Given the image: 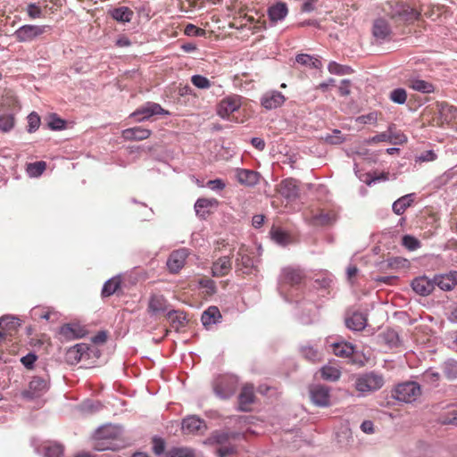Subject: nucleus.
I'll use <instances>...</instances> for the list:
<instances>
[{"instance_id": "nucleus-1", "label": "nucleus", "mask_w": 457, "mask_h": 457, "mask_svg": "<svg viewBox=\"0 0 457 457\" xmlns=\"http://www.w3.org/2000/svg\"><path fill=\"white\" fill-rule=\"evenodd\" d=\"M244 98L239 95H229L222 98L216 106L217 114L227 120L244 122L245 120Z\"/></svg>"}, {"instance_id": "nucleus-2", "label": "nucleus", "mask_w": 457, "mask_h": 457, "mask_svg": "<svg viewBox=\"0 0 457 457\" xmlns=\"http://www.w3.org/2000/svg\"><path fill=\"white\" fill-rule=\"evenodd\" d=\"M383 10L386 16L396 26L411 24L420 16L418 10L403 2H387Z\"/></svg>"}, {"instance_id": "nucleus-3", "label": "nucleus", "mask_w": 457, "mask_h": 457, "mask_svg": "<svg viewBox=\"0 0 457 457\" xmlns=\"http://www.w3.org/2000/svg\"><path fill=\"white\" fill-rule=\"evenodd\" d=\"M120 428L117 426H103L95 433L94 448L97 451L117 449L118 445L115 441L120 436Z\"/></svg>"}, {"instance_id": "nucleus-4", "label": "nucleus", "mask_w": 457, "mask_h": 457, "mask_svg": "<svg viewBox=\"0 0 457 457\" xmlns=\"http://www.w3.org/2000/svg\"><path fill=\"white\" fill-rule=\"evenodd\" d=\"M384 376L376 371L361 374L355 380V389L362 395L376 392L383 387Z\"/></svg>"}, {"instance_id": "nucleus-5", "label": "nucleus", "mask_w": 457, "mask_h": 457, "mask_svg": "<svg viewBox=\"0 0 457 457\" xmlns=\"http://www.w3.org/2000/svg\"><path fill=\"white\" fill-rule=\"evenodd\" d=\"M237 378L232 375H220L213 380V390L217 396L228 399L232 396L237 386Z\"/></svg>"}, {"instance_id": "nucleus-6", "label": "nucleus", "mask_w": 457, "mask_h": 457, "mask_svg": "<svg viewBox=\"0 0 457 457\" xmlns=\"http://www.w3.org/2000/svg\"><path fill=\"white\" fill-rule=\"evenodd\" d=\"M420 394V386L416 382H404L399 384L394 391L395 398L404 403H411L415 401Z\"/></svg>"}, {"instance_id": "nucleus-7", "label": "nucleus", "mask_w": 457, "mask_h": 457, "mask_svg": "<svg viewBox=\"0 0 457 457\" xmlns=\"http://www.w3.org/2000/svg\"><path fill=\"white\" fill-rule=\"evenodd\" d=\"M276 190L288 203L294 202L300 197L299 182L293 178L281 180L277 186Z\"/></svg>"}, {"instance_id": "nucleus-8", "label": "nucleus", "mask_w": 457, "mask_h": 457, "mask_svg": "<svg viewBox=\"0 0 457 457\" xmlns=\"http://www.w3.org/2000/svg\"><path fill=\"white\" fill-rule=\"evenodd\" d=\"M48 26L27 24L20 27L13 34L18 42H30L43 35Z\"/></svg>"}, {"instance_id": "nucleus-9", "label": "nucleus", "mask_w": 457, "mask_h": 457, "mask_svg": "<svg viewBox=\"0 0 457 457\" xmlns=\"http://www.w3.org/2000/svg\"><path fill=\"white\" fill-rule=\"evenodd\" d=\"M49 388L48 380L41 377H33L27 389L22 391L24 398L34 399L43 395Z\"/></svg>"}, {"instance_id": "nucleus-10", "label": "nucleus", "mask_w": 457, "mask_h": 457, "mask_svg": "<svg viewBox=\"0 0 457 457\" xmlns=\"http://www.w3.org/2000/svg\"><path fill=\"white\" fill-rule=\"evenodd\" d=\"M372 36L377 41H389L393 36L392 27L385 17L374 20L372 24Z\"/></svg>"}, {"instance_id": "nucleus-11", "label": "nucleus", "mask_w": 457, "mask_h": 457, "mask_svg": "<svg viewBox=\"0 0 457 457\" xmlns=\"http://www.w3.org/2000/svg\"><path fill=\"white\" fill-rule=\"evenodd\" d=\"M169 114L170 112L167 110H164L159 104L149 102L131 113L130 116L135 118L137 121H143L154 115Z\"/></svg>"}, {"instance_id": "nucleus-12", "label": "nucleus", "mask_w": 457, "mask_h": 457, "mask_svg": "<svg viewBox=\"0 0 457 457\" xmlns=\"http://www.w3.org/2000/svg\"><path fill=\"white\" fill-rule=\"evenodd\" d=\"M310 397L317 406H328L330 403L329 388L323 385H313L310 387Z\"/></svg>"}, {"instance_id": "nucleus-13", "label": "nucleus", "mask_w": 457, "mask_h": 457, "mask_svg": "<svg viewBox=\"0 0 457 457\" xmlns=\"http://www.w3.org/2000/svg\"><path fill=\"white\" fill-rule=\"evenodd\" d=\"M305 220L312 226H327L332 224L336 220V215L332 212L312 211L304 214Z\"/></svg>"}, {"instance_id": "nucleus-14", "label": "nucleus", "mask_w": 457, "mask_h": 457, "mask_svg": "<svg viewBox=\"0 0 457 457\" xmlns=\"http://www.w3.org/2000/svg\"><path fill=\"white\" fill-rule=\"evenodd\" d=\"M233 249H230L228 255L219 257L212 262V275L220 278L227 276L232 269Z\"/></svg>"}, {"instance_id": "nucleus-15", "label": "nucleus", "mask_w": 457, "mask_h": 457, "mask_svg": "<svg viewBox=\"0 0 457 457\" xmlns=\"http://www.w3.org/2000/svg\"><path fill=\"white\" fill-rule=\"evenodd\" d=\"M255 401V395L253 385H245L238 395V409L241 411H252V404Z\"/></svg>"}, {"instance_id": "nucleus-16", "label": "nucleus", "mask_w": 457, "mask_h": 457, "mask_svg": "<svg viewBox=\"0 0 457 457\" xmlns=\"http://www.w3.org/2000/svg\"><path fill=\"white\" fill-rule=\"evenodd\" d=\"M187 256L188 253L185 248L172 252L167 261V266L170 271L172 273H177L181 268L184 267Z\"/></svg>"}, {"instance_id": "nucleus-17", "label": "nucleus", "mask_w": 457, "mask_h": 457, "mask_svg": "<svg viewBox=\"0 0 457 457\" xmlns=\"http://www.w3.org/2000/svg\"><path fill=\"white\" fill-rule=\"evenodd\" d=\"M304 276L298 269L285 268L280 275V284L282 286H297L300 285Z\"/></svg>"}, {"instance_id": "nucleus-18", "label": "nucleus", "mask_w": 457, "mask_h": 457, "mask_svg": "<svg viewBox=\"0 0 457 457\" xmlns=\"http://www.w3.org/2000/svg\"><path fill=\"white\" fill-rule=\"evenodd\" d=\"M285 100L286 97L281 92L270 91L262 96L261 104L265 109L271 110L281 106Z\"/></svg>"}, {"instance_id": "nucleus-19", "label": "nucleus", "mask_w": 457, "mask_h": 457, "mask_svg": "<svg viewBox=\"0 0 457 457\" xmlns=\"http://www.w3.org/2000/svg\"><path fill=\"white\" fill-rule=\"evenodd\" d=\"M411 287L420 295H428L435 288V280L426 276L419 277L412 280Z\"/></svg>"}, {"instance_id": "nucleus-20", "label": "nucleus", "mask_w": 457, "mask_h": 457, "mask_svg": "<svg viewBox=\"0 0 457 457\" xmlns=\"http://www.w3.org/2000/svg\"><path fill=\"white\" fill-rule=\"evenodd\" d=\"M168 309L167 301L162 295H151L147 312L152 315L158 316L163 312H165Z\"/></svg>"}, {"instance_id": "nucleus-21", "label": "nucleus", "mask_w": 457, "mask_h": 457, "mask_svg": "<svg viewBox=\"0 0 457 457\" xmlns=\"http://www.w3.org/2000/svg\"><path fill=\"white\" fill-rule=\"evenodd\" d=\"M346 327L354 331H361L367 325V317L361 312H353L345 318Z\"/></svg>"}, {"instance_id": "nucleus-22", "label": "nucleus", "mask_w": 457, "mask_h": 457, "mask_svg": "<svg viewBox=\"0 0 457 457\" xmlns=\"http://www.w3.org/2000/svg\"><path fill=\"white\" fill-rule=\"evenodd\" d=\"M121 135L128 141H141L151 136V130L142 127H134L124 129Z\"/></svg>"}, {"instance_id": "nucleus-23", "label": "nucleus", "mask_w": 457, "mask_h": 457, "mask_svg": "<svg viewBox=\"0 0 457 457\" xmlns=\"http://www.w3.org/2000/svg\"><path fill=\"white\" fill-rule=\"evenodd\" d=\"M236 177L241 185L253 187L259 182L260 174L251 170L238 169Z\"/></svg>"}, {"instance_id": "nucleus-24", "label": "nucleus", "mask_w": 457, "mask_h": 457, "mask_svg": "<svg viewBox=\"0 0 457 457\" xmlns=\"http://www.w3.org/2000/svg\"><path fill=\"white\" fill-rule=\"evenodd\" d=\"M456 271L450 272L448 274L435 276V286L436 285L442 290L450 291L457 286L456 277L454 276Z\"/></svg>"}, {"instance_id": "nucleus-25", "label": "nucleus", "mask_w": 457, "mask_h": 457, "mask_svg": "<svg viewBox=\"0 0 457 457\" xmlns=\"http://www.w3.org/2000/svg\"><path fill=\"white\" fill-rule=\"evenodd\" d=\"M204 428V421L195 416L187 417L182 421V430L184 433L191 434L200 432Z\"/></svg>"}, {"instance_id": "nucleus-26", "label": "nucleus", "mask_w": 457, "mask_h": 457, "mask_svg": "<svg viewBox=\"0 0 457 457\" xmlns=\"http://www.w3.org/2000/svg\"><path fill=\"white\" fill-rule=\"evenodd\" d=\"M287 6L282 2H278L268 9V16L273 23L282 21L287 15Z\"/></svg>"}, {"instance_id": "nucleus-27", "label": "nucleus", "mask_w": 457, "mask_h": 457, "mask_svg": "<svg viewBox=\"0 0 457 457\" xmlns=\"http://www.w3.org/2000/svg\"><path fill=\"white\" fill-rule=\"evenodd\" d=\"M220 319V312L216 306H210L203 312L201 317L202 323L205 328L219 322Z\"/></svg>"}, {"instance_id": "nucleus-28", "label": "nucleus", "mask_w": 457, "mask_h": 457, "mask_svg": "<svg viewBox=\"0 0 457 457\" xmlns=\"http://www.w3.org/2000/svg\"><path fill=\"white\" fill-rule=\"evenodd\" d=\"M112 18L118 22H129L133 16L134 12L127 6H120L110 11Z\"/></svg>"}, {"instance_id": "nucleus-29", "label": "nucleus", "mask_w": 457, "mask_h": 457, "mask_svg": "<svg viewBox=\"0 0 457 457\" xmlns=\"http://www.w3.org/2000/svg\"><path fill=\"white\" fill-rule=\"evenodd\" d=\"M406 85L410 88L423 94H429L435 90L433 84L420 79H409L406 81Z\"/></svg>"}, {"instance_id": "nucleus-30", "label": "nucleus", "mask_w": 457, "mask_h": 457, "mask_svg": "<svg viewBox=\"0 0 457 457\" xmlns=\"http://www.w3.org/2000/svg\"><path fill=\"white\" fill-rule=\"evenodd\" d=\"M331 346L334 354L341 358L351 357L354 353L353 345L347 342L334 343Z\"/></svg>"}, {"instance_id": "nucleus-31", "label": "nucleus", "mask_w": 457, "mask_h": 457, "mask_svg": "<svg viewBox=\"0 0 457 457\" xmlns=\"http://www.w3.org/2000/svg\"><path fill=\"white\" fill-rule=\"evenodd\" d=\"M236 264L238 269H245L243 270V273H249L250 270L253 266V258L245 253L243 248H240L237 253V257L236 259Z\"/></svg>"}, {"instance_id": "nucleus-32", "label": "nucleus", "mask_w": 457, "mask_h": 457, "mask_svg": "<svg viewBox=\"0 0 457 457\" xmlns=\"http://www.w3.org/2000/svg\"><path fill=\"white\" fill-rule=\"evenodd\" d=\"M216 205H218V201L216 199L199 198L195 204V210L197 215L204 217L209 213L207 209Z\"/></svg>"}, {"instance_id": "nucleus-33", "label": "nucleus", "mask_w": 457, "mask_h": 457, "mask_svg": "<svg viewBox=\"0 0 457 457\" xmlns=\"http://www.w3.org/2000/svg\"><path fill=\"white\" fill-rule=\"evenodd\" d=\"M17 327V321L11 318H2L0 320V342L6 339L7 336H12V330L15 331Z\"/></svg>"}, {"instance_id": "nucleus-34", "label": "nucleus", "mask_w": 457, "mask_h": 457, "mask_svg": "<svg viewBox=\"0 0 457 457\" xmlns=\"http://www.w3.org/2000/svg\"><path fill=\"white\" fill-rule=\"evenodd\" d=\"M320 377L322 379L335 382L341 377V371L338 368L332 365H325L320 370Z\"/></svg>"}, {"instance_id": "nucleus-35", "label": "nucleus", "mask_w": 457, "mask_h": 457, "mask_svg": "<svg viewBox=\"0 0 457 457\" xmlns=\"http://www.w3.org/2000/svg\"><path fill=\"white\" fill-rule=\"evenodd\" d=\"M413 203V195L410 194V195H405L402 197H400L399 199H397L394 204H393V212L397 214V215H401L403 214L405 210L410 207Z\"/></svg>"}, {"instance_id": "nucleus-36", "label": "nucleus", "mask_w": 457, "mask_h": 457, "mask_svg": "<svg viewBox=\"0 0 457 457\" xmlns=\"http://www.w3.org/2000/svg\"><path fill=\"white\" fill-rule=\"evenodd\" d=\"M60 334L68 340L82 337L84 333L79 326L65 324L61 328Z\"/></svg>"}, {"instance_id": "nucleus-37", "label": "nucleus", "mask_w": 457, "mask_h": 457, "mask_svg": "<svg viewBox=\"0 0 457 457\" xmlns=\"http://www.w3.org/2000/svg\"><path fill=\"white\" fill-rule=\"evenodd\" d=\"M121 285V279L120 277H113L108 281H106L102 289V296L109 297L115 294L120 288Z\"/></svg>"}, {"instance_id": "nucleus-38", "label": "nucleus", "mask_w": 457, "mask_h": 457, "mask_svg": "<svg viewBox=\"0 0 457 457\" xmlns=\"http://www.w3.org/2000/svg\"><path fill=\"white\" fill-rule=\"evenodd\" d=\"M439 113L446 122H451L456 119L457 108L448 104L447 103H442L438 105Z\"/></svg>"}, {"instance_id": "nucleus-39", "label": "nucleus", "mask_w": 457, "mask_h": 457, "mask_svg": "<svg viewBox=\"0 0 457 457\" xmlns=\"http://www.w3.org/2000/svg\"><path fill=\"white\" fill-rule=\"evenodd\" d=\"M295 60L299 64L303 65V66L315 68V69H320L322 67V63L318 58H315L309 54H300L296 55Z\"/></svg>"}, {"instance_id": "nucleus-40", "label": "nucleus", "mask_w": 457, "mask_h": 457, "mask_svg": "<svg viewBox=\"0 0 457 457\" xmlns=\"http://www.w3.org/2000/svg\"><path fill=\"white\" fill-rule=\"evenodd\" d=\"M271 238L281 245H287L290 243V235L280 228L273 227L270 230Z\"/></svg>"}, {"instance_id": "nucleus-41", "label": "nucleus", "mask_w": 457, "mask_h": 457, "mask_svg": "<svg viewBox=\"0 0 457 457\" xmlns=\"http://www.w3.org/2000/svg\"><path fill=\"white\" fill-rule=\"evenodd\" d=\"M167 318L176 330L183 327L186 321V316L184 312L179 311L169 312L167 313Z\"/></svg>"}, {"instance_id": "nucleus-42", "label": "nucleus", "mask_w": 457, "mask_h": 457, "mask_svg": "<svg viewBox=\"0 0 457 457\" xmlns=\"http://www.w3.org/2000/svg\"><path fill=\"white\" fill-rule=\"evenodd\" d=\"M85 353V347L81 345H77L72 348H70L67 351L66 358L67 361L71 363L79 362L81 358L82 354Z\"/></svg>"}, {"instance_id": "nucleus-43", "label": "nucleus", "mask_w": 457, "mask_h": 457, "mask_svg": "<svg viewBox=\"0 0 457 457\" xmlns=\"http://www.w3.org/2000/svg\"><path fill=\"white\" fill-rule=\"evenodd\" d=\"M303 356L312 361V362H319L322 360L321 353L317 350L314 349L312 346H303L301 349Z\"/></svg>"}, {"instance_id": "nucleus-44", "label": "nucleus", "mask_w": 457, "mask_h": 457, "mask_svg": "<svg viewBox=\"0 0 457 457\" xmlns=\"http://www.w3.org/2000/svg\"><path fill=\"white\" fill-rule=\"evenodd\" d=\"M165 457H195V453L188 447H175L167 452Z\"/></svg>"}, {"instance_id": "nucleus-45", "label": "nucleus", "mask_w": 457, "mask_h": 457, "mask_svg": "<svg viewBox=\"0 0 457 457\" xmlns=\"http://www.w3.org/2000/svg\"><path fill=\"white\" fill-rule=\"evenodd\" d=\"M46 169V163L39 161L27 165V172L30 177H39Z\"/></svg>"}, {"instance_id": "nucleus-46", "label": "nucleus", "mask_w": 457, "mask_h": 457, "mask_svg": "<svg viewBox=\"0 0 457 457\" xmlns=\"http://www.w3.org/2000/svg\"><path fill=\"white\" fill-rule=\"evenodd\" d=\"M198 284L201 288L204 289V294L206 295L211 296L216 293V284L212 278L204 277L199 279Z\"/></svg>"}, {"instance_id": "nucleus-47", "label": "nucleus", "mask_w": 457, "mask_h": 457, "mask_svg": "<svg viewBox=\"0 0 457 457\" xmlns=\"http://www.w3.org/2000/svg\"><path fill=\"white\" fill-rule=\"evenodd\" d=\"M402 245L409 251H415L421 246L420 241L411 235H404L402 237Z\"/></svg>"}, {"instance_id": "nucleus-48", "label": "nucleus", "mask_w": 457, "mask_h": 457, "mask_svg": "<svg viewBox=\"0 0 457 457\" xmlns=\"http://www.w3.org/2000/svg\"><path fill=\"white\" fill-rule=\"evenodd\" d=\"M389 99L398 104H403L407 100V92L403 88H395L390 92Z\"/></svg>"}, {"instance_id": "nucleus-49", "label": "nucleus", "mask_w": 457, "mask_h": 457, "mask_svg": "<svg viewBox=\"0 0 457 457\" xmlns=\"http://www.w3.org/2000/svg\"><path fill=\"white\" fill-rule=\"evenodd\" d=\"M382 337H383L384 341L390 347H396L400 345L399 336L393 329H387L386 331H385L383 333Z\"/></svg>"}, {"instance_id": "nucleus-50", "label": "nucleus", "mask_w": 457, "mask_h": 457, "mask_svg": "<svg viewBox=\"0 0 457 457\" xmlns=\"http://www.w3.org/2000/svg\"><path fill=\"white\" fill-rule=\"evenodd\" d=\"M328 70L330 73L337 75L350 74L353 71L350 67L341 65L336 62H330Z\"/></svg>"}, {"instance_id": "nucleus-51", "label": "nucleus", "mask_w": 457, "mask_h": 457, "mask_svg": "<svg viewBox=\"0 0 457 457\" xmlns=\"http://www.w3.org/2000/svg\"><path fill=\"white\" fill-rule=\"evenodd\" d=\"M191 83L200 89H208L212 87V82L202 75H193L191 77Z\"/></svg>"}, {"instance_id": "nucleus-52", "label": "nucleus", "mask_w": 457, "mask_h": 457, "mask_svg": "<svg viewBox=\"0 0 457 457\" xmlns=\"http://www.w3.org/2000/svg\"><path fill=\"white\" fill-rule=\"evenodd\" d=\"M14 126V117L11 114L0 116V131L8 132Z\"/></svg>"}, {"instance_id": "nucleus-53", "label": "nucleus", "mask_w": 457, "mask_h": 457, "mask_svg": "<svg viewBox=\"0 0 457 457\" xmlns=\"http://www.w3.org/2000/svg\"><path fill=\"white\" fill-rule=\"evenodd\" d=\"M63 447L59 444H50L46 446V457H62Z\"/></svg>"}, {"instance_id": "nucleus-54", "label": "nucleus", "mask_w": 457, "mask_h": 457, "mask_svg": "<svg viewBox=\"0 0 457 457\" xmlns=\"http://www.w3.org/2000/svg\"><path fill=\"white\" fill-rule=\"evenodd\" d=\"M444 373L449 379L457 378V362L450 361L444 365Z\"/></svg>"}, {"instance_id": "nucleus-55", "label": "nucleus", "mask_w": 457, "mask_h": 457, "mask_svg": "<svg viewBox=\"0 0 457 457\" xmlns=\"http://www.w3.org/2000/svg\"><path fill=\"white\" fill-rule=\"evenodd\" d=\"M184 33L189 37H204L206 34L205 29L196 27L192 23H188L185 29Z\"/></svg>"}, {"instance_id": "nucleus-56", "label": "nucleus", "mask_w": 457, "mask_h": 457, "mask_svg": "<svg viewBox=\"0 0 457 457\" xmlns=\"http://www.w3.org/2000/svg\"><path fill=\"white\" fill-rule=\"evenodd\" d=\"M40 126V117L36 112H31L28 116V131L32 133L36 131Z\"/></svg>"}, {"instance_id": "nucleus-57", "label": "nucleus", "mask_w": 457, "mask_h": 457, "mask_svg": "<svg viewBox=\"0 0 457 457\" xmlns=\"http://www.w3.org/2000/svg\"><path fill=\"white\" fill-rule=\"evenodd\" d=\"M27 12L30 19H39L43 17L42 9L40 6L34 3L28 4Z\"/></svg>"}, {"instance_id": "nucleus-58", "label": "nucleus", "mask_w": 457, "mask_h": 457, "mask_svg": "<svg viewBox=\"0 0 457 457\" xmlns=\"http://www.w3.org/2000/svg\"><path fill=\"white\" fill-rule=\"evenodd\" d=\"M216 453L219 457H228L236 453V447L231 444L222 445H220Z\"/></svg>"}, {"instance_id": "nucleus-59", "label": "nucleus", "mask_w": 457, "mask_h": 457, "mask_svg": "<svg viewBox=\"0 0 457 457\" xmlns=\"http://www.w3.org/2000/svg\"><path fill=\"white\" fill-rule=\"evenodd\" d=\"M165 442L160 437H154L153 439V451L156 455H160L164 453Z\"/></svg>"}, {"instance_id": "nucleus-60", "label": "nucleus", "mask_w": 457, "mask_h": 457, "mask_svg": "<svg viewBox=\"0 0 457 457\" xmlns=\"http://www.w3.org/2000/svg\"><path fill=\"white\" fill-rule=\"evenodd\" d=\"M37 360V356L35 353H29L21 359V362L29 370H32L34 363Z\"/></svg>"}, {"instance_id": "nucleus-61", "label": "nucleus", "mask_w": 457, "mask_h": 457, "mask_svg": "<svg viewBox=\"0 0 457 457\" xmlns=\"http://www.w3.org/2000/svg\"><path fill=\"white\" fill-rule=\"evenodd\" d=\"M442 423L445 425H457V411H453L448 415L445 416L442 420Z\"/></svg>"}, {"instance_id": "nucleus-62", "label": "nucleus", "mask_w": 457, "mask_h": 457, "mask_svg": "<svg viewBox=\"0 0 457 457\" xmlns=\"http://www.w3.org/2000/svg\"><path fill=\"white\" fill-rule=\"evenodd\" d=\"M338 91H339L340 96H346L350 95V93H351L350 81L348 79L342 80V82L338 87Z\"/></svg>"}, {"instance_id": "nucleus-63", "label": "nucleus", "mask_w": 457, "mask_h": 457, "mask_svg": "<svg viewBox=\"0 0 457 457\" xmlns=\"http://www.w3.org/2000/svg\"><path fill=\"white\" fill-rule=\"evenodd\" d=\"M207 186L213 190H222L225 187V183L221 179L209 180Z\"/></svg>"}, {"instance_id": "nucleus-64", "label": "nucleus", "mask_w": 457, "mask_h": 457, "mask_svg": "<svg viewBox=\"0 0 457 457\" xmlns=\"http://www.w3.org/2000/svg\"><path fill=\"white\" fill-rule=\"evenodd\" d=\"M317 0H305L302 4L301 11L303 12H310L315 9Z\"/></svg>"}]
</instances>
